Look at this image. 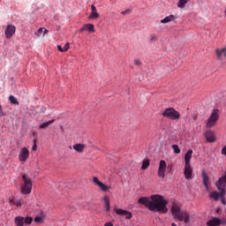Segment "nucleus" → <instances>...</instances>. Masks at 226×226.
Wrapping results in <instances>:
<instances>
[{
	"mask_svg": "<svg viewBox=\"0 0 226 226\" xmlns=\"http://www.w3.org/2000/svg\"><path fill=\"white\" fill-rule=\"evenodd\" d=\"M27 158H29V150L27 147L21 148L19 154V162H27Z\"/></svg>",
	"mask_w": 226,
	"mask_h": 226,
	"instance_id": "nucleus-8",
	"label": "nucleus"
},
{
	"mask_svg": "<svg viewBox=\"0 0 226 226\" xmlns=\"http://www.w3.org/2000/svg\"><path fill=\"white\" fill-rule=\"evenodd\" d=\"M207 226H220L222 225V219L218 217H212L207 222Z\"/></svg>",
	"mask_w": 226,
	"mask_h": 226,
	"instance_id": "nucleus-13",
	"label": "nucleus"
},
{
	"mask_svg": "<svg viewBox=\"0 0 226 226\" xmlns=\"http://www.w3.org/2000/svg\"><path fill=\"white\" fill-rule=\"evenodd\" d=\"M63 49L64 52H67V50L70 49V42L65 43Z\"/></svg>",
	"mask_w": 226,
	"mask_h": 226,
	"instance_id": "nucleus-36",
	"label": "nucleus"
},
{
	"mask_svg": "<svg viewBox=\"0 0 226 226\" xmlns=\"http://www.w3.org/2000/svg\"><path fill=\"white\" fill-rule=\"evenodd\" d=\"M24 223L31 225V223H33V217H26V219H24Z\"/></svg>",
	"mask_w": 226,
	"mask_h": 226,
	"instance_id": "nucleus-34",
	"label": "nucleus"
},
{
	"mask_svg": "<svg viewBox=\"0 0 226 226\" xmlns=\"http://www.w3.org/2000/svg\"><path fill=\"white\" fill-rule=\"evenodd\" d=\"M16 27L13 25H8L6 29H5V36L8 40L15 34Z\"/></svg>",
	"mask_w": 226,
	"mask_h": 226,
	"instance_id": "nucleus-12",
	"label": "nucleus"
},
{
	"mask_svg": "<svg viewBox=\"0 0 226 226\" xmlns=\"http://www.w3.org/2000/svg\"><path fill=\"white\" fill-rule=\"evenodd\" d=\"M219 112L220 110L218 109H214L212 111L210 117L207 120V124H206L207 128H213V126H216V123L220 119Z\"/></svg>",
	"mask_w": 226,
	"mask_h": 226,
	"instance_id": "nucleus-4",
	"label": "nucleus"
},
{
	"mask_svg": "<svg viewBox=\"0 0 226 226\" xmlns=\"http://www.w3.org/2000/svg\"><path fill=\"white\" fill-rule=\"evenodd\" d=\"M134 64L136 66H140V64H141L140 60H139V59L134 60Z\"/></svg>",
	"mask_w": 226,
	"mask_h": 226,
	"instance_id": "nucleus-38",
	"label": "nucleus"
},
{
	"mask_svg": "<svg viewBox=\"0 0 226 226\" xmlns=\"http://www.w3.org/2000/svg\"><path fill=\"white\" fill-rule=\"evenodd\" d=\"M171 215H173L174 218H177L178 222L190 223V214L186 211H181V207L177 204H173L171 207Z\"/></svg>",
	"mask_w": 226,
	"mask_h": 226,
	"instance_id": "nucleus-2",
	"label": "nucleus"
},
{
	"mask_svg": "<svg viewBox=\"0 0 226 226\" xmlns=\"http://www.w3.org/2000/svg\"><path fill=\"white\" fill-rule=\"evenodd\" d=\"M103 200L106 204V211H110V199L109 196H105Z\"/></svg>",
	"mask_w": 226,
	"mask_h": 226,
	"instance_id": "nucleus-25",
	"label": "nucleus"
},
{
	"mask_svg": "<svg viewBox=\"0 0 226 226\" xmlns=\"http://www.w3.org/2000/svg\"><path fill=\"white\" fill-rule=\"evenodd\" d=\"M54 121H55V120L52 119V120H49V121H48V122H46V123L41 124L40 126H39L40 130H45V129H47V127H48V126H50V124H52V123H54Z\"/></svg>",
	"mask_w": 226,
	"mask_h": 226,
	"instance_id": "nucleus-23",
	"label": "nucleus"
},
{
	"mask_svg": "<svg viewBox=\"0 0 226 226\" xmlns=\"http://www.w3.org/2000/svg\"><path fill=\"white\" fill-rule=\"evenodd\" d=\"M93 181H94V183L95 184V185H97V186H100V185H101V181H100V179H98V177H93Z\"/></svg>",
	"mask_w": 226,
	"mask_h": 226,
	"instance_id": "nucleus-35",
	"label": "nucleus"
},
{
	"mask_svg": "<svg viewBox=\"0 0 226 226\" xmlns=\"http://www.w3.org/2000/svg\"><path fill=\"white\" fill-rule=\"evenodd\" d=\"M57 49H58V50H59V52H64V49H63V47H61V45H57Z\"/></svg>",
	"mask_w": 226,
	"mask_h": 226,
	"instance_id": "nucleus-42",
	"label": "nucleus"
},
{
	"mask_svg": "<svg viewBox=\"0 0 226 226\" xmlns=\"http://www.w3.org/2000/svg\"><path fill=\"white\" fill-rule=\"evenodd\" d=\"M172 20H176V16L174 15H170L164 18L163 19L161 20L162 24H169V22H172Z\"/></svg>",
	"mask_w": 226,
	"mask_h": 226,
	"instance_id": "nucleus-21",
	"label": "nucleus"
},
{
	"mask_svg": "<svg viewBox=\"0 0 226 226\" xmlns=\"http://www.w3.org/2000/svg\"><path fill=\"white\" fill-rule=\"evenodd\" d=\"M9 101L11 103H12V105H19V101H17V98H15L13 95H10Z\"/></svg>",
	"mask_w": 226,
	"mask_h": 226,
	"instance_id": "nucleus-28",
	"label": "nucleus"
},
{
	"mask_svg": "<svg viewBox=\"0 0 226 226\" xmlns=\"http://www.w3.org/2000/svg\"><path fill=\"white\" fill-rule=\"evenodd\" d=\"M221 193H222V191H220V192H218L217 191H215L210 194V197L211 199H214V200H218L222 197Z\"/></svg>",
	"mask_w": 226,
	"mask_h": 226,
	"instance_id": "nucleus-22",
	"label": "nucleus"
},
{
	"mask_svg": "<svg viewBox=\"0 0 226 226\" xmlns=\"http://www.w3.org/2000/svg\"><path fill=\"white\" fill-rule=\"evenodd\" d=\"M215 186L221 192V197H225L226 195V170L224 175L219 177L218 181L215 182Z\"/></svg>",
	"mask_w": 226,
	"mask_h": 226,
	"instance_id": "nucleus-5",
	"label": "nucleus"
},
{
	"mask_svg": "<svg viewBox=\"0 0 226 226\" xmlns=\"http://www.w3.org/2000/svg\"><path fill=\"white\" fill-rule=\"evenodd\" d=\"M168 169H170V170H172V166H168Z\"/></svg>",
	"mask_w": 226,
	"mask_h": 226,
	"instance_id": "nucleus-44",
	"label": "nucleus"
},
{
	"mask_svg": "<svg viewBox=\"0 0 226 226\" xmlns=\"http://www.w3.org/2000/svg\"><path fill=\"white\" fill-rule=\"evenodd\" d=\"M92 12L89 16V19H100V13L96 11V6L91 5Z\"/></svg>",
	"mask_w": 226,
	"mask_h": 226,
	"instance_id": "nucleus-19",
	"label": "nucleus"
},
{
	"mask_svg": "<svg viewBox=\"0 0 226 226\" xmlns=\"http://www.w3.org/2000/svg\"><path fill=\"white\" fill-rule=\"evenodd\" d=\"M72 149L77 153H84V149H86V145L82 143H78L72 146Z\"/></svg>",
	"mask_w": 226,
	"mask_h": 226,
	"instance_id": "nucleus-18",
	"label": "nucleus"
},
{
	"mask_svg": "<svg viewBox=\"0 0 226 226\" xmlns=\"http://www.w3.org/2000/svg\"><path fill=\"white\" fill-rule=\"evenodd\" d=\"M138 204L145 206L149 211L153 213H159L160 215H166L169 213L167 204L169 201L160 194H153L149 197H141L138 200Z\"/></svg>",
	"mask_w": 226,
	"mask_h": 226,
	"instance_id": "nucleus-1",
	"label": "nucleus"
},
{
	"mask_svg": "<svg viewBox=\"0 0 226 226\" xmlns=\"http://www.w3.org/2000/svg\"><path fill=\"white\" fill-rule=\"evenodd\" d=\"M99 188H101V190H102V192H107V190H110V187L105 185V184L102 183L99 184Z\"/></svg>",
	"mask_w": 226,
	"mask_h": 226,
	"instance_id": "nucleus-30",
	"label": "nucleus"
},
{
	"mask_svg": "<svg viewBox=\"0 0 226 226\" xmlns=\"http://www.w3.org/2000/svg\"><path fill=\"white\" fill-rule=\"evenodd\" d=\"M220 199H222V203L223 204V206H226L225 198H223V196H222Z\"/></svg>",
	"mask_w": 226,
	"mask_h": 226,
	"instance_id": "nucleus-40",
	"label": "nucleus"
},
{
	"mask_svg": "<svg viewBox=\"0 0 226 226\" xmlns=\"http://www.w3.org/2000/svg\"><path fill=\"white\" fill-rule=\"evenodd\" d=\"M204 137L207 142H215L216 140V136L215 135V132L211 130H207L204 133Z\"/></svg>",
	"mask_w": 226,
	"mask_h": 226,
	"instance_id": "nucleus-11",
	"label": "nucleus"
},
{
	"mask_svg": "<svg viewBox=\"0 0 226 226\" xmlns=\"http://www.w3.org/2000/svg\"><path fill=\"white\" fill-rule=\"evenodd\" d=\"M42 33H43V36H45V34H47V33H49V30H47V28L41 27L38 29L36 34H37V36H40Z\"/></svg>",
	"mask_w": 226,
	"mask_h": 226,
	"instance_id": "nucleus-26",
	"label": "nucleus"
},
{
	"mask_svg": "<svg viewBox=\"0 0 226 226\" xmlns=\"http://www.w3.org/2000/svg\"><path fill=\"white\" fill-rule=\"evenodd\" d=\"M23 183L21 184V193L29 195L33 190V180L29 175H21Z\"/></svg>",
	"mask_w": 226,
	"mask_h": 226,
	"instance_id": "nucleus-3",
	"label": "nucleus"
},
{
	"mask_svg": "<svg viewBox=\"0 0 226 226\" xmlns=\"http://www.w3.org/2000/svg\"><path fill=\"white\" fill-rule=\"evenodd\" d=\"M163 117H168V119H172L176 121V119H179L181 117V114L177 110H175L174 108H167L162 112Z\"/></svg>",
	"mask_w": 226,
	"mask_h": 226,
	"instance_id": "nucleus-6",
	"label": "nucleus"
},
{
	"mask_svg": "<svg viewBox=\"0 0 226 226\" xmlns=\"http://www.w3.org/2000/svg\"><path fill=\"white\" fill-rule=\"evenodd\" d=\"M128 11H122V15H126V13H128Z\"/></svg>",
	"mask_w": 226,
	"mask_h": 226,
	"instance_id": "nucleus-43",
	"label": "nucleus"
},
{
	"mask_svg": "<svg viewBox=\"0 0 226 226\" xmlns=\"http://www.w3.org/2000/svg\"><path fill=\"white\" fill-rule=\"evenodd\" d=\"M147 167H149V159H145L142 162L141 169H142V170H146V169H147Z\"/></svg>",
	"mask_w": 226,
	"mask_h": 226,
	"instance_id": "nucleus-27",
	"label": "nucleus"
},
{
	"mask_svg": "<svg viewBox=\"0 0 226 226\" xmlns=\"http://www.w3.org/2000/svg\"><path fill=\"white\" fill-rule=\"evenodd\" d=\"M215 54L217 56V59L220 61H223V56L226 57V47L222 49H217L215 50Z\"/></svg>",
	"mask_w": 226,
	"mask_h": 226,
	"instance_id": "nucleus-15",
	"label": "nucleus"
},
{
	"mask_svg": "<svg viewBox=\"0 0 226 226\" xmlns=\"http://www.w3.org/2000/svg\"><path fill=\"white\" fill-rule=\"evenodd\" d=\"M166 170H167V162H165V161L163 160L160 161L159 168H158V177H162V179H164Z\"/></svg>",
	"mask_w": 226,
	"mask_h": 226,
	"instance_id": "nucleus-7",
	"label": "nucleus"
},
{
	"mask_svg": "<svg viewBox=\"0 0 226 226\" xmlns=\"http://www.w3.org/2000/svg\"><path fill=\"white\" fill-rule=\"evenodd\" d=\"M15 224L17 226H24V217L22 216L15 217Z\"/></svg>",
	"mask_w": 226,
	"mask_h": 226,
	"instance_id": "nucleus-24",
	"label": "nucleus"
},
{
	"mask_svg": "<svg viewBox=\"0 0 226 226\" xmlns=\"http://www.w3.org/2000/svg\"><path fill=\"white\" fill-rule=\"evenodd\" d=\"M193 154V150H188L185 155V165H190L192 156Z\"/></svg>",
	"mask_w": 226,
	"mask_h": 226,
	"instance_id": "nucleus-20",
	"label": "nucleus"
},
{
	"mask_svg": "<svg viewBox=\"0 0 226 226\" xmlns=\"http://www.w3.org/2000/svg\"><path fill=\"white\" fill-rule=\"evenodd\" d=\"M33 151H36L37 147H36V140H34V145L32 147Z\"/></svg>",
	"mask_w": 226,
	"mask_h": 226,
	"instance_id": "nucleus-39",
	"label": "nucleus"
},
{
	"mask_svg": "<svg viewBox=\"0 0 226 226\" xmlns=\"http://www.w3.org/2000/svg\"><path fill=\"white\" fill-rule=\"evenodd\" d=\"M184 176L185 179H192L193 178V170H192V165L185 164L184 170Z\"/></svg>",
	"mask_w": 226,
	"mask_h": 226,
	"instance_id": "nucleus-9",
	"label": "nucleus"
},
{
	"mask_svg": "<svg viewBox=\"0 0 226 226\" xmlns=\"http://www.w3.org/2000/svg\"><path fill=\"white\" fill-rule=\"evenodd\" d=\"M34 221L35 223H43V217L41 216H35Z\"/></svg>",
	"mask_w": 226,
	"mask_h": 226,
	"instance_id": "nucleus-32",
	"label": "nucleus"
},
{
	"mask_svg": "<svg viewBox=\"0 0 226 226\" xmlns=\"http://www.w3.org/2000/svg\"><path fill=\"white\" fill-rule=\"evenodd\" d=\"M202 178H203V185L207 190V192H209V176H207V172L202 171Z\"/></svg>",
	"mask_w": 226,
	"mask_h": 226,
	"instance_id": "nucleus-16",
	"label": "nucleus"
},
{
	"mask_svg": "<svg viewBox=\"0 0 226 226\" xmlns=\"http://www.w3.org/2000/svg\"><path fill=\"white\" fill-rule=\"evenodd\" d=\"M171 226H177L176 223L172 222Z\"/></svg>",
	"mask_w": 226,
	"mask_h": 226,
	"instance_id": "nucleus-45",
	"label": "nucleus"
},
{
	"mask_svg": "<svg viewBox=\"0 0 226 226\" xmlns=\"http://www.w3.org/2000/svg\"><path fill=\"white\" fill-rule=\"evenodd\" d=\"M150 41H151L152 43H154V41H158V35H156V34H152V35L150 36Z\"/></svg>",
	"mask_w": 226,
	"mask_h": 226,
	"instance_id": "nucleus-33",
	"label": "nucleus"
},
{
	"mask_svg": "<svg viewBox=\"0 0 226 226\" xmlns=\"http://www.w3.org/2000/svg\"><path fill=\"white\" fill-rule=\"evenodd\" d=\"M186 3H188V0H179L177 4L178 8H183Z\"/></svg>",
	"mask_w": 226,
	"mask_h": 226,
	"instance_id": "nucleus-31",
	"label": "nucleus"
},
{
	"mask_svg": "<svg viewBox=\"0 0 226 226\" xmlns=\"http://www.w3.org/2000/svg\"><path fill=\"white\" fill-rule=\"evenodd\" d=\"M6 116V113L3 110V106L0 104V117Z\"/></svg>",
	"mask_w": 226,
	"mask_h": 226,
	"instance_id": "nucleus-37",
	"label": "nucleus"
},
{
	"mask_svg": "<svg viewBox=\"0 0 226 226\" xmlns=\"http://www.w3.org/2000/svg\"><path fill=\"white\" fill-rule=\"evenodd\" d=\"M83 31H88L89 33H94V25L93 24H86L83 27L80 28L79 33H83Z\"/></svg>",
	"mask_w": 226,
	"mask_h": 226,
	"instance_id": "nucleus-17",
	"label": "nucleus"
},
{
	"mask_svg": "<svg viewBox=\"0 0 226 226\" xmlns=\"http://www.w3.org/2000/svg\"><path fill=\"white\" fill-rule=\"evenodd\" d=\"M114 211L115 213H117V215H119L120 216H125L126 220H132V212L123 210L121 208H115Z\"/></svg>",
	"mask_w": 226,
	"mask_h": 226,
	"instance_id": "nucleus-10",
	"label": "nucleus"
},
{
	"mask_svg": "<svg viewBox=\"0 0 226 226\" xmlns=\"http://www.w3.org/2000/svg\"><path fill=\"white\" fill-rule=\"evenodd\" d=\"M104 226H114V224L111 222H108L104 224Z\"/></svg>",
	"mask_w": 226,
	"mask_h": 226,
	"instance_id": "nucleus-41",
	"label": "nucleus"
},
{
	"mask_svg": "<svg viewBox=\"0 0 226 226\" xmlns=\"http://www.w3.org/2000/svg\"><path fill=\"white\" fill-rule=\"evenodd\" d=\"M171 147H172L175 154H179V153H181V149L179 148V146L172 145Z\"/></svg>",
	"mask_w": 226,
	"mask_h": 226,
	"instance_id": "nucleus-29",
	"label": "nucleus"
},
{
	"mask_svg": "<svg viewBox=\"0 0 226 226\" xmlns=\"http://www.w3.org/2000/svg\"><path fill=\"white\" fill-rule=\"evenodd\" d=\"M9 203L11 206H16L17 207H22L24 206V200H15V198L9 199Z\"/></svg>",
	"mask_w": 226,
	"mask_h": 226,
	"instance_id": "nucleus-14",
	"label": "nucleus"
}]
</instances>
